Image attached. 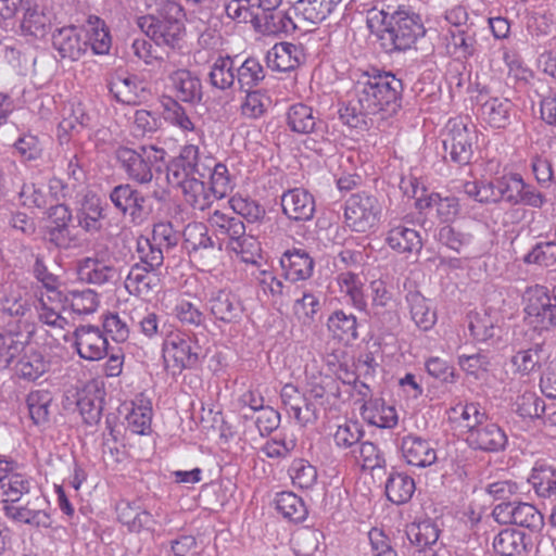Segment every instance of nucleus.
Masks as SVG:
<instances>
[{
  "mask_svg": "<svg viewBox=\"0 0 556 556\" xmlns=\"http://www.w3.org/2000/svg\"><path fill=\"white\" fill-rule=\"evenodd\" d=\"M363 73L354 85V99L339 111L340 119L351 128L367 129L370 116L382 119L402 108L403 83L390 72Z\"/></svg>",
  "mask_w": 556,
  "mask_h": 556,
  "instance_id": "1",
  "label": "nucleus"
},
{
  "mask_svg": "<svg viewBox=\"0 0 556 556\" xmlns=\"http://www.w3.org/2000/svg\"><path fill=\"white\" fill-rule=\"evenodd\" d=\"M186 12L173 0L157 3L153 13L138 17V27L159 47L180 49L186 35Z\"/></svg>",
  "mask_w": 556,
  "mask_h": 556,
  "instance_id": "2",
  "label": "nucleus"
},
{
  "mask_svg": "<svg viewBox=\"0 0 556 556\" xmlns=\"http://www.w3.org/2000/svg\"><path fill=\"white\" fill-rule=\"evenodd\" d=\"M380 24L378 39L387 53L404 52L415 48L418 39L426 35L419 15L397 9L393 12L379 11L371 18Z\"/></svg>",
  "mask_w": 556,
  "mask_h": 556,
  "instance_id": "3",
  "label": "nucleus"
},
{
  "mask_svg": "<svg viewBox=\"0 0 556 556\" xmlns=\"http://www.w3.org/2000/svg\"><path fill=\"white\" fill-rule=\"evenodd\" d=\"M165 150L155 146H139L137 149L119 147L115 157L128 179L147 185L153 179L152 167L164 160Z\"/></svg>",
  "mask_w": 556,
  "mask_h": 556,
  "instance_id": "4",
  "label": "nucleus"
},
{
  "mask_svg": "<svg viewBox=\"0 0 556 556\" xmlns=\"http://www.w3.org/2000/svg\"><path fill=\"white\" fill-rule=\"evenodd\" d=\"M477 138V130L472 124L462 118L450 119L442 141L445 154H448L450 160L456 164H469ZM444 157L447 156L444 155Z\"/></svg>",
  "mask_w": 556,
  "mask_h": 556,
  "instance_id": "5",
  "label": "nucleus"
},
{
  "mask_svg": "<svg viewBox=\"0 0 556 556\" xmlns=\"http://www.w3.org/2000/svg\"><path fill=\"white\" fill-rule=\"evenodd\" d=\"M381 212V204L375 195L354 193L345 202V223L356 232H366L377 226Z\"/></svg>",
  "mask_w": 556,
  "mask_h": 556,
  "instance_id": "6",
  "label": "nucleus"
},
{
  "mask_svg": "<svg viewBox=\"0 0 556 556\" xmlns=\"http://www.w3.org/2000/svg\"><path fill=\"white\" fill-rule=\"evenodd\" d=\"M115 210L130 222L139 224L152 213V203L148 195L126 182L115 186L109 194Z\"/></svg>",
  "mask_w": 556,
  "mask_h": 556,
  "instance_id": "7",
  "label": "nucleus"
},
{
  "mask_svg": "<svg viewBox=\"0 0 556 556\" xmlns=\"http://www.w3.org/2000/svg\"><path fill=\"white\" fill-rule=\"evenodd\" d=\"M50 503L41 494L28 498L23 505L7 504L3 514L7 518L35 528L48 529L52 526Z\"/></svg>",
  "mask_w": 556,
  "mask_h": 556,
  "instance_id": "8",
  "label": "nucleus"
},
{
  "mask_svg": "<svg viewBox=\"0 0 556 556\" xmlns=\"http://www.w3.org/2000/svg\"><path fill=\"white\" fill-rule=\"evenodd\" d=\"M525 312L529 324L535 329L548 330L556 326V304L552 301L546 287L536 285L526 292Z\"/></svg>",
  "mask_w": 556,
  "mask_h": 556,
  "instance_id": "9",
  "label": "nucleus"
},
{
  "mask_svg": "<svg viewBox=\"0 0 556 556\" xmlns=\"http://www.w3.org/2000/svg\"><path fill=\"white\" fill-rule=\"evenodd\" d=\"M27 324L17 319L8 323L4 330L0 332V368L7 369L13 361L21 356L30 342L33 331H24Z\"/></svg>",
  "mask_w": 556,
  "mask_h": 556,
  "instance_id": "10",
  "label": "nucleus"
},
{
  "mask_svg": "<svg viewBox=\"0 0 556 556\" xmlns=\"http://www.w3.org/2000/svg\"><path fill=\"white\" fill-rule=\"evenodd\" d=\"M466 442L475 451L496 453L505 450L508 439L497 424L488 419L466 435Z\"/></svg>",
  "mask_w": 556,
  "mask_h": 556,
  "instance_id": "11",
  "label": "nucleus"
},
{
  "mask_svg": "<svg viewBox=\"0 0 556 556\" xmlns=\"http://www.w3.org/2000/svg\"><path fill=\"white\" fill-rule=\"evenodd\" d=\"M78 355L87 361H99L108 355L109 343L99 327L81 325L74 331Z\"/></svg>",
  "mask_w": 556,
  "mask_h": 556,
  "instance_id": "12",
  "label": "nucleus"
},
{
  "mask_svg": "<svg viewBox=\"0 0 556 556\" xmlns=\"http://www.w3.org/2000/svg\"><path fill=\"white\" fill-rule=\"evenodd\" d=\"M206 172H210V165L200 162L199 147L194 144L182 147L179 155L167 166V176L169 179L173 177L175 182L192 176L205 178Z\"/></svg>",
  "mask_w": 556,
  "mask_h": 556,
  "instance_id": "13",
  "label": "nucleus"
},
{
  "mask_svg": "<svg viewBox=\"0 0 556 556\" xmlns=\"http://www.w3.org/2000/svg\"><path fill=\"white\" fill-rule=\"evenodd\" d=\"M201 348L185 334H170L164 343L165 357H172L175 366L182 369L194 368L200 361Z\"/></svg>",
  "mask_w": 556,
  "mask_h": 556,
  "instance_id": "14",
  "label": "nucleus"
},
{
  "mask_svg": "<svg viewBox=\"0 0 556 556\" xmlns=\"http://www.w3.org/2000/svg\"><path fill=\"white\" fill-rule=\"evenodd\" d=\"M206 307L217 321L225 324L237 323L243 314V304L230 290L219 289L212 291Z\"/></svg>",
  "mask_w": 556,
  "mask_h": 556,
  "instance_id": "15",
  "label": "nucleus"
},
{
  "mask_svg": "<svg viewBox=\"0 0 556 556\" xmlns=\"http://www.w3.org/2000/svg\"><path fill=\"white\" fill-rule=\"evenodd\" d=\"M52 46L62 60L78 61L86 53L88 41L81 37V30L74 25L58 28L52 34Z\"/></svg>",
  "mask_w": 556,
  "mask_h": 556,
  "instance_id": "16",
  "label": "nucleus"
},
{
  "mask_svg": "<svg viewBox=\"0 0 556 556\" xmlns=\"http://www.w3.org/2000/svg\"><path fill=\"white\" fill-rule=\"evenodd\" d=\"M412 197L416 199V207L421 212L428 208H435L438 216L443 222L452 220L459 212V203L456 197H441L439 193L425 194L426 189H419L417 181L412 180Z\"/></svg>",
  "mask_w": 556,
  "mask_h": 556,
  "instance_id": "17",
  "label": "nucleus"
},
{
  "mask_svg": "<svg viewBox=\"0 0 556 556\" xmlns=\"http://www.w3.org/2000/svg\"><path fill=\"white\" fill-rule=\"evenodd\" d=\"M283 214L294 222L311 220L315 213L314 197L302 188L290 189L281 195Z\"/></svg>",
  "mask_w": 556,
  "mask_h": 556,
  "instance_id": "18",
  "label": "nucleus"
},
{
  "mask_svg": "<svg viewBox=\"0 0 556 556\" xmlns=\"http://www.w3.org/2000/svg\"><path fill=\"white\" fill-rule=\"evenodd\" d=\"M105 391L97 381L88 382L77 393V407L84 419L89 426L97 425L102 415Z\"/></svg>",
  "mask_w": 556,
  "mask_h": 556,
  "instance_id": "19",
  "label": "nucleus"
},
{
  "mask_svg": "<svg viewBox=\"0 0 556 556\" xmlns=\"http://www.w3.org/2000/svg\"><path fill=\"white\" fill-rule=\"evenodd\" d=\"M29 480L14 470L8 462L0 460V502L14 504L29 492Z\"/></svg>",
  "mask_w": 556,
  "mask_h": 556,
  "instance_id": "20",
  "label": "nucleus"
},
{
  "mask_svg": "<svg viewBox=\"0 0 556 556\" xmlns=\"http://www.w3.org/2000/svg\"><path fill=\"white\" fill-rule=\"evenodd\" d=\"M17 11L22 12L20 27L24 35L35 38H42L47 35L51 21L37 0H22Z\"/></svg>",
  "mask_w": 556,
  "mask_h": 556,
  "instance_id": "21",
  "label": "nucleus"
},
{
  "mask_svg": "<svg viewBox=\"0 0 556 556\" xmlns=\"http://www.w3.org/2000/svg\"><path fill=\"white\" fill-rule=\"evenodd\" d=\"M125 288L130 294L149 296L161 288L160 270H150L141 263H136L125 279Z\"/></svg>",
  "mask_w": 556,
  "mask_h": 556,
  "instance_id": "22",
  "label": "nucleus"
},
{
  "mask_svg": "<svg viewBox=\"0 0 556 556\" xmlns=\"http://www.w3.org/2000/svg\"><path fill=\"white\" fill-rule=\"evenodd\" d=\"M105 216L100 198L94 194H87L83 198L79 207L76 210L75 219L77 226L87 233L96 235L102 231V220Z\"/></svg>",
  "mask_w": 556,
  "mask_h": 556,
  "instance_id": "23",
  "label": "nucleus"
},
{
  "mask_svg": "<svg viewBox=\"0 0 556 556\" xmlns=\"http://www.w3.org/2000/svg\"><path fill=\"white\" fill-rule=\"evenodd\" d=\"M286 279L295 282L308 279L314 269V260L303 249L287 250L280 257Z\"/></svg>",
  "mask_w": 556,
  "mask_h": 556,
  "instance_id": "24",
  "label": "nucleus"
},
{
  "mask_svg": "<svg viewBox=\"0 0 556 556\" xmlns=\"http://www.w3.org/2000/svg\"><path fill=\"white\" fill-rule=\"evenodd\" d=\"M401 450L403 457L412 466L427 467L437 460V453L431 443L417 435L404 437Z\"/></svg>",
  "mask_w": 556,
  "mask_h": 556,
  "instance_id": "25",
  "label": "nucleus"
},
{
  "mask_svg": "<svg viewBox=\"0 0 556 556\" xmlns=\"http://www.w3.org/2000/svg\"><path fill=\"white\" fill-rule=\"evenodd\" d=\"M302 49L290 42L276 43L266 55L269 68L278 72L292 71L301 64Z\"/></svg>",
  "mask_w": 556,
  "mask_h": 556,
  "instance_id": "26",
  "label": "nucleus"
},
{
  "mask_svg": "<svg viewBox=\"0 0 556 556\" xmlns=\"http://www.w3.org/2000/svg\"><path fill=\"white\" fill-rule=\"evenodd\" d=\"M208 224L214 230V233L222 239H228L230 244L235 240H239L245 231V226L240 216L232 213H224L222 211H214L208 217Z\"/></svg>",
  "mask_w": 556,
  "mask_h": 556,
  "instance_id": "27",
  "label": "nucleus"
},
{
  "mask_svg": "<svg viewBox=\"0 0 556 556\" xmlns=\"http://www.w3.org/2000/svg\"><path fill=\"white\" fill-rule=\"evenodd\" d=\"M446 47L451 55L469 59L477 51L476 31L471 26L450 28L446 34Z\"/></svg>",
  "mask_w": 556,
  "mask_h": 556,
  "instance_id": "28",
  "label": "nucleus"
},
{
  "mask_svg": "<svg viewBox=\"0 0 556 556\" xmlns=\"http://www.w3.org/2000/svg\"><path fill=\"white\" fill-rule=\"evenodd\" d=\"M176 184L181 187L186 202L193 208L204 211L215 201L210 188L199 176L178 179Z\"/></svg>",
  "mask_w": 556,
  "mask_h": 556,
  "instance_id": "29",
  "label": "nucleus"
},
{
  "mask_svg": "<svg viewBox=\"0 0 556 556\" xmlns=\"http://www.w3.org/2000/svg\"><path fill=\"white\" fill-rule=\"evenodd\" d=\"M406 536L410 544L418 548V553L433 548L437 545L440 529L431 519L413 522L406 527Z\"/></svg>",
  "mask_w": 556,
  "mask_h": 556,
  "instance_id": "30",
  "label": "nucleus"
},
{
  "mask_svg": "<svg viewBox=\"0 0 556 556\" xmlns=\"http://www.w3.org/2000/svg\"><path fill=\"white\" fill-rule=\"evenodd\" d=\"M416 490L414 479L404 472L392 470L386 482V495L396 505L407 503Z\"/></svg>",
  "mask_w": 556,
  "mask_h": 556,
  "instance_id": "31",
  "label": "nucleus"
},
{
  "mask_svg": "<svg viewBox=\"0 0 556 556\" xmlns=\"http://www.w3.org/2000/svg\"><path fill=\"white\" fill-rule=\"evenodd\" d=\"M287 124L292 131L308 135L317 131L318 117L313 108L296 103L288 109Z\"/></svg>",
  "mask_w": 556,
  "mask_h": 556,
  "instance_id": "32",
  "label": "nucleus"
},
{
  "mask_svg": "<svg viewBox=\"0 0 556 556\" xmlns=\"http://www.w3.org/2000/svg\"><path fill=\"white\" fill-rule=\"evenodd\" d=\"M386 241L392 250L399 253H419L422 249L419 232L402 225L390 229Z\"/></svg>",
  "mask_w": 556,
  "mask_h": 556,
  "instance_id": "33",
  "label": "nucleus"
},
{
  "mask_svg": "<svg viewBox=\"0 0 556 556\" xmlns=\"http://www.w3.org/2000/svg\"><path fill=\"white\" fill-rule=\"evenodd\" d=\"M177 97L184 102L195 103L202 99L201 80L188 70H178L170 75Z\"/></svg>",
  "mask_w": 556,
  "mask_h": 556,
  "instance_id": "34",
  "label": "nucleus"
},
{
  "mask_svg": "<svg viewBox=\"0 0 556 556\" xmlns=\"http://www.w3.org/2000/svg\"><path fill=\"white\" fill-rule=\"evenodd\" d=\"M513 110L510 100L491 98L481 105V115L491 127L506 128L510 124Z\"/></svg>",
  "mask_w": 556,
  "mask_h": 556,
  "instance_id": "35",
  "label": "nucleus"
},
{
  "mask_svg": "<svg viewBox=\"0 0 556 556\" xmlns=\"http://www.w3.org/2000/svg\"><path fill=\"white\" fill-rule=\"evenodd\" d=\"M410 317L416 326L422 330H429L435 324V312L430 307L428 300L418 291H409L406 294Z\"/></svg>",
  "mask_w": 556,
  "mask_h": 556,
  "instance_id": "36",
  "label": "nucleus"
},
{
  "mask_svg": "<svg viewBox=\"0 0 556 556\" xmlns=\"http://www.w3.org/2000/svg\"><path fill=\"white\" fill-rule=\"evenodd\" d=\"M438 239L448 249L463 253L472 244L473 233L465 225H445L440 228Z\"/></svg>",
  "mask_w": 556,
  "mask_h": 556,
  "instance_id": "37",
  "label": "nucleus"
},
{
  "mask_svg": "<svg viewBox=\"0 0 556 556\" xmlns=\"http://www.w3.org/2000/svg\"><path fill=\"white\" fill-rule=\"evenodd\" d=\"M363 416L370 425L386 429L395 427L399 421L395 408L386 405L382 400H374L364 404Z\"/></svg>",
  "mask_w": 556,
  "mask_h": 556,
  "instance_id": "38",
  "label": "nucleus"
},
{
  "mask_svg": "<svg viewBox=\"0 0 556 556\" xmlns=\"http://www.w3.org/2000/svg\"><path fill=\"white\" fill-rule=\"evenodd\" d=\"M140 81L135 75L115 73L109 84V91L121 103H136Z\"/></svg>",
  "mask_w": 556,
  "mask_h": 556,
  "instance_id": "39",
  "label": "nucleus"
},
{
  "mask_svg": "<svg viewBox=\"0 0 556 556\" xmlns=\"http://www.w3.org/2000/svg\"><path fill=\"white\" fill-rule=\"evenodd\" d=\"M48 369V363L43 355L36 351L29 350L24 353L15 365V375L26 381H35L40 378Z\"/></svg>",
  "mask_w": 556,
  "mask_h": 556,
  "instance_id": "40",
  "label": "nucleus"
},
{
  "mask_svg": "<svg viewBox=\"0 0 556 556\" xmlns=\"http://www.w3.org/2000/svg\"><path fill=\"white\" fill-rule=\"evenodd\" d=\"M468 318L469 331L477 341L486 342L500 337L501 327L497 325V318L490 313H471Z\"/></svg>",
  "mask_w": 556,
  "mask_h": 556,
  "instance_id": "41",
  "label": "nucleus"
},
{
  "mask_svg": "<svg viewBox=\"0 0 556 556\" xmlns=\"http://www.w3.org/2000/svg\"><path fill=\"white\" fill-rule=\"evenodd\" d=\"M342 0H298L294 11L313 24L323 22Z\"/></svg>",
  "mask_w": 556,
  "mask_h": 556,
  "instance_id": "42",
  "label": "nucleus"
},
{
  "mask_svg": "<svg viewBox=\"0 0 556 556\" xmlns=\"http://www.w3.org/2000/svg\"><path fill=\"white\" fill-rule=\"evenodd\" d=\"M78 275L88 283L103 285L114 277L115 268L97 258L86 257L78 265Z\"/></svg>",
  "mask_w": 556,
  "mask_h": 556,
  "instance_id": "43",
  "label": "nucleus"
},
{
  "mask_svg": "<svg viewBox=\"0 0 556 556\" xmlns=\"http://www.w3.org/2000/svg\"><path fill=\"white\" fill-rule=\"evenodd\" d=\"M526 534L516 529L502 530L493 541V548L500 556H515L526 551Z\"/></svg>",
  "mask_w": 556,
  "mask_h": 556,
  "instance_id": "44",
  "label": "nucleus"
},
{
  "mask_svg": "<svg viewBox=\"0 0 556 556\" xmlns=\"http://www.w3.org/2000/svg\"><path fill=\"white\" fill-rule=\"evenodd\" d=\"M60 303L68 305L76 314L93 313L99 304L98 294L91 289L66 290Z\"/></svg>",
  "mask_w": 556,
  "mask_h": 556,
  "instance_id": "45",
  "label": "nucleus"
},
{
  "mask_svg": "<svg viewBox=\"0 0 556 556\" xmlns=\"http://www.w3.org/2000/svg\"><path fill=\"white\" fill-rule=\"evenodd\" d=\"M73 220H64L47 226L48 241L60 251H70L80 247L79 237L71 229Z\"/></svg>",
  "mask_w": 556,
  "mask_h": 556,
  "instance_id": "46",
  "label": "nucleus"
},
{
  "mask_svg": "<svg viewBox=\"0 0 556 556\" xmlns=\"http://www.w3.org/2000/svg\"><path fill=\"white\" fill-rule=\"evenodd\" d=\"M277 510L292 522H301L307 516L303 500L293 492H281L276 497Z\"/></svg>",
  "mask_w": 556,
  "mask_h": 556,
  "instance_id": "47",
  "label": "nucleus"
},
{
  "mask_svg": "<svg viewBox=\"0 0 556 556\" xmlns=\"http://www.w3.org/2000/svg\"><path fill=\"white\" fill-rule=\"evenodd\" d=\"M233 61L230 56H219L211 66L208 80L212 87L226 90L235 86L237 77L233 72Z\"/></svg>",
  "mask_w": 556,
  "mask_h": 556,
  "instance_id": "48",
  "label": "nucleus"
},
{
  "mask_svg": "<svg viewBox=\"0 0 556 556\" xmlns=\"http://www.w3.org/2000/svg\"><path fill=\"white\" fill-rule=\"evenodd\" d=\"M327 327L339 340L350 341L358 337L356 317L343 311L333 312L328 318Z\"/></svg>",
  "mask_w": 556,
  "mask_h": 556,
  "instance_id": "49",
  "label": "nucleus"
},
{
  "mask_svg": "<svg viewBox=\"0 0 556 556\" xmlns=\"http://www.w3.org/2000/svg\"><path fill=\"white\" fill-rule=\"evenodd\" d=\"M87 33L89 34V37L86 40L88 41V46L91 47L93 53H108L111 48V37L109 30L105 28L104 22L96 15H90L87 18Z\"/></svg>",
  "mask_w": 556,
  "mask_h": 556,
  "instance_id": "50",
  "label": "nucleus"
},
{
  "mask_svg": "<svg viewBox=\"0 0 556 556\" xmlns=\"http://www.w3.org/2000/svg\"><path fill=\"white\" fill-rule=\"evenodd\" d=\"M535 493L545 498L556 495V468L552 466H540L532 470L529 478Z\"/></svg>",
  "mask_w": 556,
  "mask_h": 556,
  "instance_id": "51",
  "label": "nucleus"
},
{
  "mask_svg": "<svg viewBox=\"0 0 556 556\" xmlns=\"http://www.w3.org/2000/svg\"><path fill=\"white\" fill-rule=\"evenodd\" d=\"M451 413L454 415L455 420L457 419L456 415H459V420L463 422V427L467 429L466 435L476 429L482 421H486L489 419L486 410L482 408L479 403L475 402L458 404L451 408Z\"/></svg>",
  "mask_w": 556,
  "mask_h": 556,
  "instance_id": "52",
  "label": "nucleus"
},
{
  "mask_svg": "<svg viewBox=\"0 0 556 556\" xmlns=\"http://www.w3.org/2000/svg\"><path fill=\"white\" fill-rule=\"evenodd\" d=\"M237 84L241 91H249L265 78V71L255 58H248L237 68Z\"/></svg>",
  "mask_w": 556,
  "mask_h": 556,
  "instance_id": "53",
  "label": "nucleus"
},
{
  "mask_svg": "<svg viewBox=\"0 0 556 556\" xmlns=\"http://www.w3.org/2000/svg\"><path fill=\"white\" fill-rule=\"evenodd\" d=\"M136 252L139 262L150 270H160L164 264V251L159 248L149 237L140 236L137 239Z\"/></svg>",
  "mask_w": 556,
  "mask_h": 556,
  "instance_id": "54",
  "label": "nucleus"
},
{
  "mask_svg": "<svg viewBox=\"0 0 556 556\" xmlns=\"http://www.w3.org/2000/svg\"><path fill=\"white\" fill-rule=\"evenodd\" d=\"M543 358V344L535 343L529 349L518 351L511 357V364L516 371L521 375H529L541 366Z\"/></svg>",
  "mask_w": 556,
  "mask_h": 556,
  "instance_id": "55",
  "label": "nucleus"
},
{
  "mask_svg": "<svg viewBox=\"0 0 556 556\" xmlns=\"http://www.w3.org/2000/svg\"><path fill=\"white\" fill-rule=\"evenodd\" d=\"M52 395L47 390L31 391L26 399L29 416L34 424L41 425L49 419Z\"/></svg>",
  "mask_w": 556,
  "mask_h": 556,
  "instance_id": "56",
  "label": "nucleus"
},
{
  "mask_svg": "<svg viewBox=\"0 0 556 556\" xmlns=\"http://www.w3.org/2000/svg\"><path fill=\"white\" fill-rule=\"evenodd\" d=\"M321 309L319 298L311 292H303L302 296L296 299L293 305L294 315L303 325H311L316 319Z\"/></svg>",
  "mask_w": 556,
  "mask_h": 556,
  "instance_id": "57",
  "label": "nucleus"
},
{
  "mask_svg": "<svg viewBox=\"0 0 556 556\" xmlns=\"http://www.w3.org/2000/svg\"><path fill=\"white\" fill-rule=\"evenodd\" d=\"M498 202L505 201L510 205L518 204V194L523 188V179L520 174H508L495 178Z\"/></svg>",
  "mask_w": 556,
  "mask_h": 556,
  "instance_id": "58",
  "label": "nucleus"
},
{
  "mask_svg": "<svg viewBox=\"0 0 556 556\" xmlns=\"http://www.w3.org/2000/svg\"><path fill=\"white\" fill-rule=\"evenodd\" d=\"M265 33L268 35L290 34L296 29V25L288 12L274 10L262 15Z\"/></svg>",
  "mask_w": 556,
  "mask_h": 556,
  "instance_id": "59",
  "label": "nucleus"
},
{
  "mask_svg": "<svg viewBox=\"0 0 556 556\" xmlns=\"http://www.w3.org/2000/svg\"><path fill=\"white\" fill-rule=\"evenodd\" d=\"M516 413L523 418L541 419L545 412L544 401L533 392H525L516 400Z\"/></svg>",
  "mask_w": 556,
  "mask_h": 556,
  "instance_id": "60",
  "label": "nucleus"
},
{
  "mask_svg": "<svg viewBox=\"0 0 556 556\" xmlns=\"http://www.w3.org/2000/svg\"><path fill=\"white\" fill-rule=\"evenodd\" d=\"M526 264L552 266L556 263V241L538 242L525 256Z\"/></svg>",
  "mask_w": 556,
  "mask_h": 556,
  "instance_id": "61",
  "label": "nucleus"
},
{
  "mask_svg": "<svg viewBox=\"0 0 556 556\" xmlns=\"http://www.w3.org/2000/svg\"><path fill=\"white\" fill-rule=\"evenodd\" d=\"M206 176L210 177L208 188L212 197L215 200L226 197L231 189L227 166L222 163L215 164L213 168L210 166V172H206Z\"/></svg>",
  "mask_w": 556,
  "mask_h": 556,
  "instance_id": "62",
  "label": "nucleus"
},
{
  "mask_svg": "<svg viewBox=\"0 0 556 556\" xmlns=\"http://www.w3.org/2000/svg\"><path fill=\"white\" fill-rule=\"evenodd\" d=\"M289 471L293 484L301 489H309L316 483L317 470L304 459H295Z\"/></svg>",
  "mask_w": 556,
  "mask_h": 556,
  "instance_id": "63",
  "label": "nucleus"
},
{
  "mask_svg": "<svg viewBox=\"0 0 556 556\" xmlns=\"http://www.w3.org/2000/svg\"><path fill=\"white\" fill-rule=\"evenodd\" d=\"M514 525L530 530H539L543 526V516L533 505L518 502L516 505Z\"/></svg>",
  "mask_w": 556,
  "mask_h": 556,
  "instance_id": "64",
  "label": "nucleus"
}]
</instances>
